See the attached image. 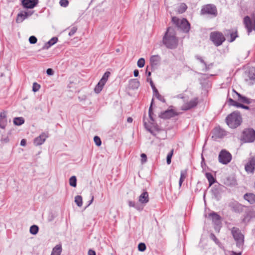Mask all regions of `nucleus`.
<instances>
[{"label":"nucleus","instance_id":"33","mask_svg":"<svg viewBox=\"0 0 255 255\" xmlns=\"http://www.w3.org/2000/svg\"><path fill=\"white\" fill-rule=\"evenodd\" d=\"M75 202L78 207H81L83 204L82 196L80 195L76 196L75 197Z\"/></svg>","mask_w":255,"mask_h":255},{"label":"nucleus","instance_id":"24","mask_svg":"<svg viewBox=\"0 0 255 255\" xmlns=\"http://www.w3.org/2000/svg\"><path fill=\"white\" fill-rule=\"evenodd\" d=\"M205 176L208 180L209 186H211L214 183L216 182V179L213 177L212 174L210 172H207L205 174Z\"/></svg>","mask_w":255,"mask_h":255},{"label":"nucleus","instance_id":"30","mask_svg":"<svg viewBox=\"0 0 255 255\" xmlns=\"http://www.w3.org/2000/svg\"><path fill=\"white\" fill-rule=\"evenodd\" d=\"M129 83L133 89H137L139 86V82L136 79L130 80Z\"/></svg>","mask_w":255,"mask_h":255},{"label":"nucleus","instance_id":"29","mask_svg":"<svg viewBox=\"0 0 255 255\" xmlns=\"http://www.w3.org/2000/svg\"><path fill=\"white\" fill-rule=\"evenodd\" d=\"M186 177V171L185 170H182L180 172V177L179 181V186L180 187L182 183L184 181Z\"/></svg>","mask_w":255,"mask_h":255},{"label":"nucleus","instance_id":"20","mask_svg":"<svg viewBox=\"0 0 255 255\" xmlns=\"http://www.w3.org/2000/svg\"><path fill=\"white\" fill-rule=\"evenodd\" d=\"M233 92L235 93V94L236 96H238V100L240 102L247 104L251 103L252 101L251 99H249L245 96H242V95L236 92L234 89L233 90Z\"/></svg>","mask_w":255,"mask_h":255},{"label":"nucleus","instance_id":"19","mask_svg":"<svg viewBox=\"0 0 255 255\" xmlns=\"http://www.w3.org/2000/svg\"><path fill=\"white\" fill-rule=\"evenodd\" d=\"M48 136L44 133H42L34 140V144L36 146L41 145L45 141Z\"/></svg>","mask_w":255,"mask_h":255},{"label":"nucleus","instance_id":"21","mask_svg":"<svg viewBox=\"0 0 255 255\" xmlns=\"http://www.w3.org/2000/svg\"><path fill=\"white\" fill-rule=\"evenodd\" d=\"M244 199L250 204H255V195L251 193H247L244 195Z\"/></svg>","mask_w":255,"mask_h":255},{"label":"nucleus","instance_id":"13","mask_svg":"<svg viewBox=\"0 0 255 255\" xmlns=\"http://www.w3.org/2000/svg\"><path fill=\"white\" fill-rule=\"evenodd\" d=\"M226 135V131L220 127L214 128L213 131L212 138L215 139L221 138Z\"/></svg>","mask_w":255,"mask_h":255},{"label":"nucleus","instance_id":"16","mask_svg":"<svg viewBox=\"0 0 255 255\" xmlns=\"http://www.w3.org/2000/svg\"><path fill=\"white\" fill-rule=\"evenodd\" d=\"M177 114L173 109H168L160 113L159 117L161 119H168L172 118Z\"/></svg>","mask_w":255,"mask_h":255},{"label":"nucleus","instance_id":"54","mask_svg":"<svg viewBox=\"0 0 255 255\" xmlns=\"http://www.w3.org/2000/svg\"><path fill=\"white\" fill-rule=\"evenodd\" d=\"M210 236V238L213 240L216 243H218L219 242L218 240L214 234H211Z\"/></svg>","mask_w":255,"mask_h":255},{"label":"nucleus","instance_id":"47","mask_svg":"<svg viewBox=\"0 0 255 255\" xmlns=\"http://www.w3.org/2000/svg\"><path fill=\"white\" fill-rule=\"evenodd\" d=\"M147 81H149V83H150V85L152 89V90H153V93H154V92H155L157 90V89H156V88L155 87L151 78H147Z\"/></svg>","mask_w":255,"mask_h":255},{"label":"nucleus","instance_id":"25","mask_svg":"<svg viewBox=\"0 0 255 255\" xmlns=\"http://www.w3.org/2000/svg\"><path fill=\"white\" fill-rule=\"evenodd\" d=\"M61 252V246L57 245L53 249L51 255H60Z\"/></svg>","mask_w":255,"mask_h":255},{"label":"nucleus","instance_id":"52","mask_svg":"<svg viewBox=\"0 0 255 255\" xmlns=\"http://www.w3.org/2000/svg\"><path fill=\"white\" fill-rule=\"evenodd\" d=\"M141 162L142 163H143L146 161L147 160V157L145 153H142L141 154Z\"/></svg>","mask_w":255,"mask_h":255},{"label":"nucleus","instance_id":"64","mask_svg":"<svg viewBox=\"0 0 255 255\" xmlns=\"http://www.w3.org/2000/svg\"><path fill=\"white\" fill-rule=\"evenodd\" d=\"M127 122L128 123H131L132 122V119L131 117H129L127 119Z\"/></svg>","mask_w":255,"mask_h":255},{"label":"nucleus","instance_id":"12","mask_svg":"<svg viewBox=\"0 0 255 255\" xmlns=\"http://www.w3.org/2000/svg\"><path fill=\"white\" fill-rule=\"evenodd\" d=\"M244 23L246 28L247 29L248 34H249L253 30L255 29V24H254L249 16H246L244 19Z\"/></svg>","mask_w":255,"mask_h":255},{"label":"nucleus","instance_id":"9","mask_svg":"<svg viewBox=\"0 0 255 255\" xmlns=\"http://www.w3.org/2000/svg\"><path fill=\"white\" fill-rule=\"evenodd\" d=\"M224 33L228 41L229 42H233L238 37L237 29H228L224 32Z\"/></svg>","mask_w":255,"mask_h":255},{"label":"nucleus","instance_id":"8","mask_svg":"<svg viewBox=\"0 0 255 255\" xmlns=\"http://www.w3.org/2000/svg\"><path fill=\"white\" fill-rule=\"evenodd\" d=\"M231 154L225 149L222 150L219 154V161L223 164H227L232 160Z\"/></svg>","mask_w":255,"mask_h":255},{"label":"nucleus","instance_id":"14","mask_svg":"<svg viewBox=\"0 0 255 255\" xmlns=\"http://www.w3.org/2000/svg\"><path fill=\"white\" fill-rule=\"evenodd\" d=\"M229 207L231 210L236 213H241L244 211L245 206L237 201L230 203Z\"/></svg>","mask_w":255,"mask_h":255},{"label":"nucleus","instance_id":"58","mask_svg":"<svg viewBox=\"0 0 255 255\" xmlns=\"http://www.w3.org/2000/svg\"><path fill=\"white\" fill-rule=\"evenodd\" d=\"M230 253V255H242V252H239V253H236L234 251H231L229 252Z\"/></svg>","mask_w":255,"mask_h":255},{"label":"nucleus","instance_id":"27","mask_svg":"<svg viewBox=\"0 0 255 255\" xmlns=\"http://www.w3.org/2000/svg\"><path fill=\"white\" fill-rule=\"evenodd\" d=\"M210 216L211 217L212 220L216 224H218L220 221V216L215 212L210 214Z\"/></svg>","mask_w":255,"mask_h":255},{"label":"nucleus","instance_id":"31","mask_svg":"<svg viewBox=\"0 0 255 255\" xmlns=\"http://www.w3.org/2000/svg\"><path fill=\"white\" fill-rule=\"evenodd\" d=\"M24 122V120L22 117L15 118L13 119V123L16 126H20L22 125Z\"/></svg>","mask_w":255,"mask_h":255},{"label":"nucleus","instance_id":"22","mask_svg":"<svg viewBox=\"0 0 255 255\" xmlns=\"http://www.w3.org/2000/svg\"><path fill=\"white\" fill-rule=\"evenodd\" d=\"M139 202L141 204H146L149 201L148 194L147 192H143L139 197Z\"/></svg>","mask_w":255,"mask_h":255},{"label":"nucleus","instance_id":"56","mask_svg":"<svg viewBox=\"0 0 255 255\" xmlns=\"http://www.w3.org/2000/svg\"><path fill=\"white\" fill-rule=\"evenodd\" d=\"M46 73L48 75H53L54 74V71L52 69L48 68L46 70Z\"/></svg>","mask_w":255,"mask_h":255},{"label":"nucleus","instance_id":"18","mask_svg":"<svg viewBox=\"0 0 255 255\" xmlns=\"http://www.w3.org/2000/svg\"><path fill=\"white\" fill-rule=\"evenodd\" d=\"M38 0H22V4L24 8H33L38 3Z\"/></svg>","mask_w":255,"mask_h":255},{"label":"nucleus","instance_id":"34","mask_svg":"<svg viewBox=\"0 0 255 255\" xmlns=\"http://www.w3.org/2000/svg\"><path fill=\"white\" fill-rule=\"evenodd\" d=\"M110 74H111V73L110 72H109V71L106 72L104 73V74L103 75L102 78L100 80L101 82V83H103L105 85Z\"/></svg>","mask_w":255,"mask_h":255},{"label":"nucleus","instance_id":"50","mask_svg":"<svg viewBox=\"0 0 255 255\" xmlns=\"http://www.w3.org/2000/svg\"><path fill=\"white\" fill-rule=\"evenodd\" d=\"M59 4L61 6L65 7L68 6L69 1L68 0H60L59 1Z\"/></svg>","mask_w":255,"mask_h":255},{"label":"nucleus","instance_id":"15","mask_svg":"<svg viewBox=\"0 0 255 255\" xmlns=\"http://www.w3.org/2000/svg\"><path fill=\"white\" fill-rule=\"evenodd\" d=\"M33 11H22L19 13L17 14L16 22L17 23L22 22L25 18H27L28 16H31L33 13Z\"/></svg>","mask_w":255,"mask_h":255},{"label":"nucleus","instance_id":"37","mask_svg":"<svg viewBox=\"0 0 255 255\" xmlns=\"http://www.w3.org/2000/svg\"><path fill=\"white\" fill-rule=\"evenodd\" d=\"M69 184L71 186L76 187L77 186V179L76 176H72L69 179Z\"/></svg>","mask_w":255,"mask_h":255},{"label":"nucleus","instance_id":"62","mask_svg":"<svg viewBox=\"0 0 255 255\" xmlns=\"http://www.w3.org/2000/svg\"><path fill=\"white\" fill-rule=\"evenodd\" d=\"M242 108L244 109H246V110H249V109H250L249 106H245V105H244L243 104V105L242 106Z\"/></svg>","mask_w":255,"mask_h":255},{"label":"nucleus","instance_id":"32","mask_svg":"<svg viewBox=\"0 0 255 255\" xmlns=\"http://www.w3.org/2000/svg\"><path fill=\"white\" fill-rule=\"evenodd\" d=\"M187 8V6L184 3H181L178 6L177 11L179 13H183Z\"/></svg>","mask_w":255,"mask_h":255},{"label":"nucleus","instance_id":"11","mask_svg":"<svg viewBox=\"0 0 255 255\" xmlns=\"http://www.w3.org/2000/svg\"><path fill=\"white\" fill-rule=\"evenodd\" d=\"M197 104L198 99L194 98L191 100L189 102L184 103L181 107V110L183 111H188L195 107Z\"/></svg>","mask_w":255,"mask_h":255},{"label":"nucleus","instance_id":"3","mask_svg":"<svg viewBox=\"0 0 255 255\" xmlns=\"http://www.w3.org/2000/svg\"><path fill=\"white\" fill-rule=\"evenodd\" d=\"M232 234L238 248L243 249L244 243V236L239 228L233 227L231 230Z\"/></svg>","mask_w":255,"mask_h":255},{"label":"nucleus","instance_id":"51","mask_svg":"<svg viewBox=\"0 0 255 255\" xmlns=\"http://www.w3.org/2000/svg\"><path fill=\"white\" fill-rule=\"evenodd\" d=\"M37 39L34 36H31L29 38V41L31 44H35L36 43Z\"/></svg>","mask_w":255,"mask_h":255},{"label":"nucleus","instance_id":"40","mask_svg":"<svg viewBox=\"0 0 255 255\" xmlns=\"http://www.w3.org/2000/svg\"><path fill=\"white\" fill-rule=\"evenodd\" d=\"M173 149H172L170 152L167 154L166 157V162L168 164H170L171 162V158L173 154Z\"/></svg>","mask_w":255,"mask_h":255},{"label":"nucleus","instance_id":"2","mask_svg":"<svg viewBox=\"0 0 255 255\" xmlns=\"http://www.w3.org/2000/svg\"><path fill=\"white\" fill-rule=\"evenodd\" d=\"M226 121L230 128H235L241 125L242 117L239 112L235 111L227 117Z\"/></svg>","mask_w":255,"mask_h":255},{"label":"nucleus","instance_id":"59","mask_svg":"<svg viewBox=\"0 0 255 255\" xmlns=\"http://www.w3.org/2000/svg\"><path fill=\"white\" fill-rule=\"evenodd\" d=\"M88 255H96V253L92 250H89L88 251Z\"/></svg>","mask_w":255,"mask_h":255},{"label":"nucleus","instance_id":"46","mask_svg":"<svg viewBox=\"0 0 255 255\" xmlns=\"http://www.w3.org/2000/svg\"><path fill=\"white\" fill-rule=\"evenodd\" d=\"M94 142L97 146H100L102 144V141L100 138L98 136H95L94 137Z\"/></svg>","mask_w":255,"mask_h":255},{"label":"nucleus","instance_id":"38","mask_svg":"<svg viewBox=\"0 0 255 255\" xmlns=\"http://www.w3.org/2000/svg\"><path fill=\"white\" fill-rule=\"evenodd\" d=\"M249 77L252 80L255 79V67L250 68L249 72Z\"/></svg>","mask_w":255,"mask_h":255},{"label":"nucleus","instance_id":"63","mask_svg":"<svg viewBox=\"0 0 255 255\" xmlns=\"http://www.w3.org/2000/svg\"><path fill=\"white\" fill-rule=\"evenodd\" d=\"M146 74L147 77L150 76L151 74V72L147 71V69H146Z\"/></svg>","mask_w":255,"mask_h":255},{"label":"nucleus","instance_id":"6","mask_svg":"<svg viewBox=\"0 0 255 255\" xmlns=\"http://www.w3.org/2000/svg\"><path fill=\"white\" fill-rule=\"evenodd\" d=\"M210 38L216 46L221 45L226 40L223 33L219 31L212 32L210 35Z\"/></svg>","mask_w":255,"mask_h":255},{"label":"nucleus","instance_id":"42","mask_svg":"<svg viewBox=\"0 0 255 255\" xmlns=\"http://www.w3.org/2000/svg\"><path fill=\"white\" fill-rule=\"evenodd\" d=\"M7 124L6 119H0V128L4 129L5 128Z\"/></svg>","mask_w":255,"mask_h":255},{"label":"nucleus","instance_id":"26","mask_svg":"<svg viewBox=\"0 0 255 255\" xmlns=\"http://www.w3.org/2000/svg\"><path fill=\"white\" fill-rule=\"evenodd\" d=\"M160 60V57L159 55H153L150 59V62L152 65H157Z\"/></svg>","mask_w":255,"mask_h":255},{"label":"nucleus","instance_id":"55","mask_svg":"<svg viewBox=\"0 0 255 255\" xmlns=\"http://www.w3.org/2000/svg\"><path fill=\"white\" fill-rule=\"evenodd\" d=\"M196 58L201 63L203 64H205V61L204 60V59L200 56L199 55H196L195 56Z\"/></svg>","mask_w":255,"mask_h":255},{"label":"nucleus","instance_id":"39","mask_svg":"<svg viewBox=\"0 0 255 255\" xmlns=\"http://www.w3.org/2000/svg\"><path fill=\"white\" fill-rule=\"evenodd\" d=\"M38 227L36 225H32L30 228V233L32 235H36L38 232Z\"/></svg>","mask_w":255,"mask_h":255},{"label":"nucleus","instance_id":"28","mask_svg":"<svg viewBox=\"0 0 255 255\" xmlns=\"http://www.w3.org/2000/svg\"><path fill=\"white\" fill-rule=\"evenodd\" d=\"M104 85V83H101V82L100 81L94 88L95 92L97 94L100 93Z\"/></svg>","mask_w":255,"mask_h":255},{"label":"nucleus","instance_id":"7","mask_svg":"<svg viewBox=\"0 0 255 255\" xmlns=\"http://www.w3.org/2000/svg\"><path fill=\"white\" fill-rule=\"evenodd\" d=\"M172 21L177 25V27L181 29L184 32H188L190 28V25L189 22L185 18L180 19L176 17H172Z\"/></svg>","mask_w":255,"mask_h":255},{"label":"nucleus","instance_id":"49","mask_svg":"<svg viewBox=\"0 0 255 255\" xmlns=\"http://www.w3.org/2000/svg\"><path fill=\"white\" fill-rule=\"evenodd\" d=\"M77 30V27L76 26L72 27L70 29V30L69 32V33H68L69 36H72L73 35H74V34L76 32Z\"/></svg>","mask_w":255,"mask_h":255},{"label":"nucleus","instance_id":"45","mask_svg":"<svg viewBox=\"0 0 255 255\" xmlns=\"http://www.w3.org/2000/svg\"><path fill=\"white\" fill-rule=\"evenodd\" d=\"M138 250L140 252H144L146 250V245L143 243H140L138 245Z\"/></svg>","mask_w":255,"mask_h":255},{"label":"nucleus","instance_id":"60","mask_svg":"<svg viewBox=\"0 0 255 255\" xmlns=\"http://www.w3.org/2000/svg\"><path fill=\"white\" fill-rule=\"evenodd\" d=\"M26 143V141L24 139H22L20 141V145H21V146H25Z\"/></svg>","mask_w":255,"mask_h":255},{"label":"nucleus","instance_id":"17","mask_svg":"<svg viewBox=\"0 0 255 255\" xmlns=\"http://www.w3.org/2000/svg\"><path fill=\"white\" fill-rule=\"evenodd\" d=\"M255 169V158H250L245 165V170L247 172L253 173Z\"/></svg>","mask_w":255,"mask_h":255},{"label":"nucleus","instance_id":"44","mask_svg":"<svg viewBox=\"0 0 255 255\" xmlns=\"http://www.w3.org/2000/svg\"><path fill=\"white\" fill-rule=\"evenodd\" d=\"M145 64V60L143 58H140L138 59L137 65L138 67L142 68L144 66Z\"/></svg>","mask_w":255,"mask_h":255},{"label":"nucleus","instance_id":"41","mask_svg":"<svg viewBox=\"0 0 255 255\" xmlns=\"http://www.w3.org/2000/svg\"><path fill=\"white\" fill-rule=\"evenodd\" d=\"M153 102V99H152V101H151V103L150 104V106L149 108V111H148L149 118H150V120L152 121H154V119L152 117V115L153 114V113L152 112V109Z\"/></svg>","mask_w":255,"mask_h":255},{"label":"nucleus","instance_id":"61","mask_svg":"<svg viewBox=\"0 0 255 255\" xmlns=\"http://www.w3.org/2000/svg\"><path fill=\"white\" fill-rule=\"evenodd\" d=\"M133 75L135 77H137L139 75V71L138 70L135 69L133 71Z\"/></svg>","mask_w":255,"mask_h":255},{"label":"nucleus","instance_id":"48","mask_svg":"<svg viewBox=\"0 0 255 255\" xmlns=\"http://www.w3.org/2000/svg\"><path fill=\"white\" fill-rule=\"evenodd\" d=\"M40 88V86L39 84L35 82L33 84L32 86V91L34 92L38 91Z\"/></svg>","mask_w":255,"mask_h":255},{"label":"nucleus","instance_id":"53","mask_svg":"<svg viewBox=\"0 0 255 255\" xmlns=\"http://www.w3.org/2000/svg\"><path fill=\"white\" fill-rule=\"evenodd\" d=\"M205 66V68L203 69V71L204 72L208 71L211 68V67L212 66V64H207L206 63H205V64H204Z\"/></svg>","mask_w":255,"mask_h":255},{"label":"nucleus","instance_id":"4","mask_svg":"<svg viewBox=\"0 0 255 255\" xmlns=\"http://www.w3.org/2000/svg\"><path fill=\"white\" fill-rule=\"evenodd\" d=\"M241 140L244 142H253L255 140V130L252 128L245 129L242 132Z\"/></svg>","mask_w":255,"mask_h":255},{"label":"nucleus","instance_id":"5","mask_svg":"<svg viewBox=\"0 0 255 255\" xmlns=\"http://www.w3.org/2000/svg\"><path fill=\"white\" fill-rule=\"evenodd\" d=\"M201 15H210L212 17H216L218 15L216 6L213 4H207L203 5L201 9Z\"/></svg>","mask_w":255,"mask_h":255},{"label":"nucleus","instance_id":"35","mask_svg":"<svg viewBox=\"0 0 255 255\" xmlns=\"http://www.w3.org/2000/svg\"><path fill=\"white\" fill-rule=\"evenodd\" d=\"M153 96H155L158 100H159L161 102L163 103H165V99H164L163 96H162L159 93L158 90L156 91L153 93Z\"/></svg>","mask_w":255,"mask_h":255},{"label":"nucleus","instance_id":"43","mask_svg":"<svg viewBox=\"0 0 255 255\" xmlns=\"http://www.w3.org/2000/svg\"><path fill=\"white\" fill-rule=\"evenodd\" d=\"M128 204L129 207H133L136 209L137 210H140V208L138 205L136 204L134 202L129 201L128 202Z\"/></svg>","mask_w":255,"mask_h":255},{"label":"nucleus","instance_id":"36","mask_svg":"<svg viewBox=\"0 0 255 255\" xmlns=\"http://www.w3.org/2000/svg\"><path fill=\"white\" fill-rule=\"evenodd\" d=\"M228 101L230 105L236 107L237 108H242L243 105L242 104L238 103L237 102L233 100L232 98H229Z\"/></svg>","mask_w":255,"mask_h":255},{"label":"nucleus","instance_id":"23","mask_svg":"<svg viewBox=\"0 0 255 255\" xmlns=\"http://www.w3.org/2000/svg\"><path fill=\"white\" fill-rule=\"evenodd\" d=\"M58 41V38L56 37H52L47 42H46L44 45L42 47V49H47L50 47L55 44Z\"/></svg>","mask_w":255,"mask_h":255},{"label":"nucleus","instance_id":"10","mask_svg":"<svg viewBox=\"0 0 255 255\" xmlns=\"http://www.w3.org/2000/svg\"><path fill=\"white\" fill-rule=\"evenodd\" d=\"M224 188L225 187L223 185L219 184H215L213 187L212 192L216 199L219 200L220 199Z\"/></svg>","mask_w":255,"mask_h":255},{"label":"nucleus","instance_id":"1","mask_svg":"<svg viewBox=\"0 0 255 255\" xmlns=\"http://www.w3.org/2000/svg\"><path fill=\"white\" fill-rule=\"evenodd\" d=\"M162 42L169 49H175L178 45V39L174 28L168 27L163 37Z\"/></svg>","mask_w":255,"mask_h":255},{"label":"nucleus","instance_id":"57","mask_svg":"<svg viewBox=\"0 0 255 255\" xmlns=\"http://www.w3.org/2000/svg\"><path fill=\"white\" fill-rule=\"evenodd\" d=\"M6 112L5 111H3L0 113V119H6Z\"/></svg>","mask_w":255,"mask_h":255}]
</instances>
